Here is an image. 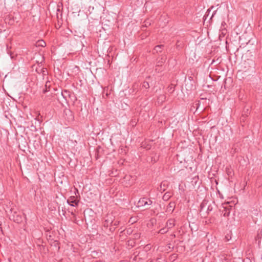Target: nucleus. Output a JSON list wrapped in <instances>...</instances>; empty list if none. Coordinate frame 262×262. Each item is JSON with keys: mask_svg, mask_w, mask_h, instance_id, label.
Returning a JSON list of instances; mask_svg holds the SVG:
<instances>
[{"mask_svg": "<svg viewBox=\"0 0 262 262\" xmlns=\"http://www.w3.org/2000/svg\"><path fill=\"white\" fill-rule=\"evenodd\" d=\"M114 220V215L107 214L103 219L102 230L104 233L110 235L116 229V227L111 225Z\"/></svg>", "mask_w": 262, "mask_h": 262, "instance_id": "1", "label": "nucleus"}, {"mask_svg": "<svg viewBox=\"0 0 262 262\" xmlns=\"http://www.w3.org/2000/svg\"><path fill=\"white\" fill-rule=\"evenodd\" d=\"M166 60V57L165 55H162L160 59H159L157 62L156 66L155 71L157 72H160L163 71L162 68L163 64L165 62Z\"/></svg>", "mask_w": 262, "mask_h": 262, "instance_id": "2", "label": "nucleus"}, {"mask_svg": "<svg viewBox=\"0 0 262 262\" xmlns=\"http://www.w3.org/2000/svg\"><path fill=\"white\" fill-rule=\"evenodd\" d=\"M79 200L77 199L75 196H71L67 200V203L70 206L76 207L78 206Z\"/></svg>", "mask_w": 262, "mask_h": 262, "instance_id": "3", "label": "nucleus"}, {"mask_svg": "<svg viewBox=\"0 0 262 262\" xmlns=\"http://www.w3.org/2000/svg\"><path fill=\"white\" fill-rule=\"evenodd\" d=\"M146 202H147V198L146 197H144V198H141L138 203H137V206L138 207H146Z\"/></svg>", "mask_w": 262, "mask_h": 262, "instance_id": "4", "label": "nucleus"}, {"mask_svg": "<svg viewBox=\"0 0 262 262\" xmlns=\"http://www.w3.org/2000/svg\"><path fill=\"white\" fill-rule=\"evenodd\" d=\"M175 206H176V205H175L174 202H170L168 204V206H167L166 212L171 213L174 209Z\"/></svg>", "mask_w": 262, "mask_h": 262, "instance_id": "5", "label": "nucleus"}, {"mask_svg": "<svg viewBox=\"0 0 262 262\" xmlns=\"http://www.w3.org/2000/svg\"><path fill=\"white\" fill-rule=\"evenodd\" d=\"M10 219L13 220L14 222L19 223L22 221V217L20 215L16 214L12 215L10 216Z\"/></svg>", "mask_w": 262, "mask_h": 262, "instance_id": "6", "label": "nucleus"}, {"mask_svg": "<svg viewBox=\"0 0 262 262\" xmlns=\"http://www.w3.org/2000/svg\"><path fill=\"white\" fill-rule=\"evenodd\" d=\"M208 204V201L206 200H204L201 203L200 205V212H203L204 209L207 207Z\"/></svg>", "mask_w": 262, "mask_h": 262, "instance_id": "7", "label": "nucleus"}, {"mask_svg": "<svg viewBox=\"0 0 262 262\" xmlns=\"http://www.w3.org/2000/svg\"><path fill=\"white\" fill-rule=\"evenodd\" d=\"M230 212L228 208L227 207H223V210L222 211V215L224 216H229Z\"/></svg>", "mask_w": 262, "mask_h": 262, "instance_id": "8", "label": "nucleus"}, {"mask_svg": "<svg viewBox=\"0 0 262 262\" xmlns=\"http://www.w3.org/2000/svg\"><path fill=\"white\" fill-rule=\"evenodd\" d=\"M175 221L173 219H169L167 221L166 224L167 226L169 228H172L174 226Z\"/></svg>", "mask_w": 262, "mask_h": 262, "instance_id": "9", "label": "nucleus"}, {"mask_svg": "<svg viewBox=\"0 0 262 262\" xmlns=\"http://www.w3.org/2000/svg\"><path fill=\"white\" fill-rule=\"evenodd\" d=\"M207 211L205 212V213L204 214V217H206L207 215H208L211 211L213 210V207L211 204H209L207 206Z\"/></svg>", "mask_w": 262, "mask_h": 262, "instance_id": "10", "label": "nucleus"}, {"mask_svg": "<svg viewBox=\"0 0 262 262\" xmlns=\"http://www.w3.org/2000/svg\"><path fill=\"white\" fill-rule=\"evenodd\" d=\"M164 47L163 45H158V46H156L154 49V53H158L159 52H161V49Z\"/></svg>", "mask_w": 262, "mask_h": 262, "instance_id": "11", "label": "nucleus"}, {"mask_svg": "<svg viewBox=\"0 0 262 262\" xmlns=\"http://www.w3.org/2000/svg\"><path fill=\"white\" fill-rule=\"evenodd\" d=\"M50 82L48 81L46 83V84L45 86V88L43 90V94H46L49 91V90H48V89L50 88Z\"/></svg>", "mask_w": 262, "mask_h": 262, "instance_id": "12", "label": "nucleus"}, {"mask_svg": "<svg viewBox=\"0 0 262 262\" xmlns=\"http://www.w3.org/2000/svg\"><path fill=\"white\" fill-rule=\"evenodd\" d=\"M171 197V195L170 192H166L163 196L162 199L164 201H167L169 200V199Z\"/></svg>", "mask_w": 262, "mask_h": 262, "instance_id": "13", "label": "nucleus"}, {"mask_svg": "<svg viewBox=\"0 0 262 262\" xmlns=\"http://www.w3.org/2000/svg\"><path fill=\"white\" fill-rule=\"evenodd\" d=\"M149 87H150L149 83L148 81H145L142 83V85H141L142 89L144 88L145 89H148L149 88Z\"/></svg>", "mask_w": 262, "mask_h": 262, "instance_id": "14", "label": "nucleus"}, {"mask_svg": "<svg viewBox=\"0 0 262 262\" xmlns=\"http://www.w3.org/2000/svg\"><path fill=\"white\" fill-rule=\"evenodd\" d=\"M119 224H120V221L118 220H116L115 217L114 216V220H113L112 223L111 224L112 226L113 227L116 228L119 225Z\"/></svg>", "mask_w": 262, "mask_h": 262, "instance_id": "15", "label": "nucleus"}, {"mask_svg": "<svg viewBox=\"0 0 262 262\" xmlns=\"http://www.w3.org/2000/svg\"><path fill=\"white\" fill-rule=\"evenodd\" d=\"M147 202H146V208L149 209L152 204V201L150 199L147 198Z\"/></svg>", "mask_w": 262, "mask_h": 262, "instance_id": "16", "label": "nucleus"}, {"mask_svg": "<svg viewBox=\"0 0 262 262\" xmlns=\"http://www.w3.org/2000/svg\"><path fill=\"white\" fill-rule=\"evenodd\" d=\"M176 46L178 49H180L183 47V42L180 40H177Z\"/></svg>", "mask_w": 262, "mask_h": 262, "instance_id": "17", "label": "nucleus"}, {"mask_svg": "<svg viewBox=\"0 0 262 262\" xmlns=\"http://www.w3.org/2000/svg\"><path fill=\"white\" fill-rule=\"evenodd\" d=\"M70 92L67 90H64L63 92H61V95L63 96V97L65 99H66L67 96L69 95Z\"/></svg>", "mask_w": 262, "mask_h": 262, "instance_id": "18", "label": "nucleus"}, {"mask_svg": "<svg viewBox=\"0 0 262 262\" xmlns=\"http://www.w3.org/2000/svg\"><path fill=\"white\" fill-rule=\"evenodd\" d=\"M38 46L41 47H45L46 46V42L42 40H39Z\"/></svg>", "mask_w": 262, "mask_h": 262, "instance_id": "19", "label": "nucleus"}, {"mask_svg": "<svg viewBox=\"0 0 262 262\" xmlns=\"http://www.w3.org/2000/svg\"><path fill=\"white\" fill-rule=\"evenodd\" d=\"M42 74L43 75H46V74L48 73L47 70L46 69H42Z\"/></svg>", "mask_w": 262, "mask_h": 262, "instance_id": "20", "label": "nucleus"}, {"mask_svg": "<svg viewBox=\"0 0 262 262\" xmlns=\"http://www.w3.org/2000/svg\"><path fill=\"white\" fill-rule=\"evenodd\" d=\"M259 23L262 24V10L260 13V18Z\"/></svg>", "mask_w": 262, "mask_h": 262, "instance_id": "21", "label": "nucleus"}, {"mask_svg": "<svg viewBox=\"0 0 262 262\" xmlns=\"http://www.w3.org/2000/svg\"><path fill=\"white\" fill-rule=\"evenodd\" d=\"M164 229H161V230H160V232H160V233H162H162H163L164 232Z\"/></svg>", "mask_w": 262, "mask_h": 262, "instance_id": "22", "label": "nucleus"}, {"mask_svg": "<svg viewBox=\"0 0 262 262\" xmlns=\"http://www.w3.org/2000/svg\"><path fill=\"white\" fill-rule=\"evenodd\" d=\"M245 119V117L244 116V115H243L242 117H241V120H244Z\"/></svg>", "mask_w": 262, "mask_h": 262, "instance_id": "23", "label": "nucleus"}, {"mask_svg": "<svg viewBox=\"0 0 262 262\" xmlns=\"http://www.w3.org/2000/svg\"><path fill=\"white\" fill-rule=\"evenodd\" d=\"M248 110H247V111H246V112L245 113V115L246 116H247L248 115Z\"/></svg>", "mask_w": 262, "mask_h": 262, "instance_id": "24", "label": "nucleus"}, {"mask_svg": "<svg viewBox=\"0 0 262 262\" xmlns=\"http://www.w3.org/2000/svg\"><path fill=\"white\" fill-rule=\"evenodd\" d=\"M162 183H161V184L160 185V190H162L163 189V187H162Z\"/></svg>", "mask_w": 262, "mask_h": 262, "instance_id": "25", "label": "nucleus"}, {"mask_svg": "<svg viewBox=\"0 0 262 262\" xmlns=\"http://www.w3.org/2000/svg\"><path fill=\"white\" fill-rule=\"evenodd\" d=\"M136 256H135L134 258V260H136Z\"/></svg>", "mask_w": 262, "mask_h": 262, "instance_id": "26", "label": "nucleus"}, {"mask_svg": "<svg viewBox=\"0 0 262 262\" xmlns=\"http://www.w3.org/2000/svg\"><path fill=\"white\" fill-rule=\"evenodd\" d=\"M165 188H163L162 190L165 191Z\"/></svg>", "mask_w": 262, "mask_h": 262, "instance_id": "27", "label": "nucleus"}, {"mask_svg": "<svg viewBox=\"0 0 262 262\" xmlns=\"http://www.w3.org/2000/svg\"><path fill=\"white\" fill-rule=\"evenodd\" d=\"M127 233H129V232H128V230H127Z\"/></svg>", "mask_w": 262, "mask_h": 262, "instance_id": "28", "label": "nucleus"}, {"mask_svg": "<svg viewBox=\"0 0 262 262\" xmlns=\"http://www.w3.org/2000/svg\"><path fill=\"white\" fill-rule=\"evenodd\" d=\"M127 233H129V232H128V230H127Z\"/></svg>", "mask_w": 262, "mask_h": 262, "instance_id": "29", "label": "nucleus"}]
</instances>
